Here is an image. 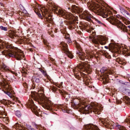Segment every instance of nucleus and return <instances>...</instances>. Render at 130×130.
Instances as JSON below:
<instances>
[{
    "mask_svg": "<svg viewBox=\"0 0 130 130\" xmlns=\"http://www.w3.org/2000/svg\"><path fill=\"white\" fill-rule=\"evenodd\" d=\"M96 11L98 14L102 16L103 18H106L109 17L107 19V20L111 24L116 26L122 32H127L128 30L127 27L113 16L112 11L107 9L106 7H104L96 9Z\"/></svg>",
    "mask_w": 130,
    "mask_h": 130,
    "instance_id": "obj_1",
    "label": "nucleus"
},
{
    "mask_svg": "<svg viewBox=\"0 0 130 130\" xmlns=\"http://www.w3.org/2000/svg\"><path fill=\"white\" fill-rule=\"evenodd\" d=\"M49 10L63 17L64 18L69 20L68 26L70 30L74 29L76 28V24L74 21L75 16L73 14L71 13L67 12L65 10H63L55 5H52L49 8Z\"/></svg>",
    "mask_w": 130,
    "mask_h": 130,
    "instance_id": "obj_2",
    "label": "nucleus"
},
{
    "mask_svg": "<svg viewBox=\"0 0 130 130\" xmlns=\"http://www.w3.org/2000/svg\"><path fill=\"white\" fill-rule=\"evenodd\" d=\"M32 98L38 102L44 108L50 111L57 110V106L52 103L51 101L45 97L42 94H38L35 93L32 95Z\"/></svg>",
    "mask_w": 130,
    "mask_h": 130,
    "instance_id": "obj_3",
    "label": "nucleus"
},
{
    "mask_svg": "<svg viewBox=\"0 0 130 130\" xmlns=\"http://www.w3.org/2000/svg\"><path fill=\"white\" fill-rule=\"evenodd\" d=\"M74 105L79 109V111L83 113L88 114L92 112L95 115H99L101 113V110L99 106L94 103L87 106L80 103L74 104Z\"/></svg>",
    "mask_w": 130,
    "mask_h": 130,
    "instance_id": "obj_4",
    "label": "nucleus"
},
{
    "mask_svg": "<svg viewBox=\"0 0 130 130\" xmlns=\"http://www.w3.org/2000/svg\"><path fill=\"white\" fill-rule=\"evenodd\" d=\"M100 125L105 128L111 129L116 128L119 130H126L123 126L117 125L110 120L106 118H100L99 119Z\"/></svg>",
    "mask_w": 130,
    "mask_h": 130,
    "instance_id": "obj_5",
    "label": "nucleus"
},
{
    "mask_svg": "<svg viewBox=\"0 0 130 130\" xmlns=\"http://www.w3.org/2000/svg\"><path fill=\"white\" fill-rule=\"evenodd\" d=\"M1 52L6 56L14 57L19 60L22 59L25 56L22 51L20 49H9L2 51Z\"/></svg>",
    "mask_w": 130,
    "mask_h": 130,
    "instance_id": "obj_6",
    "label": "nucleus"
},
{
    "mask_svg": "<svg viewBox=\"0 0 130 130\" xmlns=\"http://www.w3.org/2000/svg\"><path fill=\"white\" fill-rule=\"evenodd\" d=\"M109 46L110 49H111V51L114 53L113 55V57H117L116 59V61L120 64L123 65L124 63V60L121 57H118L119 56L117 53L118 50L117 47V46L115 44L110 43L109 44Z\"/></svg>",
    "mask_w": 130,
    "mask_h": 130,
    "instance_id": "obj_7",
    "label": "nucleus"
},
{
    "mask_svg": "<svg viewBox=\"0 0 130 130\" xmlns=\"http://www.w3.org/2000/svg\"><path fill=\"white\" fill-rule=\"evenodd\" d=\"M41 12L40 13H37L38 16L41 18L42 17L41 14V13L42 15L45 18L44 19L46 23H49L47 25V26L50 27L52 25V23H53L52 16L48 14V11L47 10H41Z\"/></svg>",
    "mask_w": 130,
    "mask_h": 130,
    "instance_id": "obj_8",
    "label": "nucleus"
},
{
    "mask_svg": "<svg viewBox=\"0 0 130 130\" xmlns=\"http://www.w3.org/2000/svg\"><path fill=\"white\" fill-rule=\"evenodd\" d=\"M75 45L77 51H76V54L78 55V56L80 59L83 60H87L88 58L90 57V58H92L93 56L89 54L87 56L84 53L82 52V49L80 45L78 43H76Z\"/></svg>",
    "mask_w": 130,
    "mask_h": 130,
    "instance_id": "obj_9",
    "label": "nucleus"
},
{
    "mask_svg": "<svg viewBox=\"0 0 130 130\" xmlns=\"http://www.w3.org/2000/svg\"><path fill=\"white\" fill-rule=\"evenodd\" d=\"M77 68H75L73 69V71L75 74H77V71L78 68L82 71L88 72L90 70V66L89 64L84 63H79Z\"/></svg>",
    "mask_w": 130,
    "mask_h": 130,
    "instance_id": "obj_10",
    "label": "nucleus"
},
{
    "mask_svg": "<svg viewBox=\"0 0 130 130\" xmlns=\"http://www.w3.org/2000/svg\"><path fill=\"white\" fill-rule=\"evenodd\" d=\"M107 38L102 36H99L92 40V42L95 44V46L97 47L99 43L101 45H104L106 43Z\"/></svg>",
    "mask_w": 130,
    "mask_h": 130,
    "instance_id": "obj_11",
    "label": "nucleus"
},
{
    "mask_svg": "<svg viewBox=\"0 0 130 130\" xmlns=\"http://www.w3.org/2000/svg\"><path fill=\"white\" fill-rule=\"evenodd\" d=\"M60 47L64 51V52L71 59L72 58H73V56L71 53L69 51L67 44L63 42H62L60 43Z\"/></svg>",
    "mask_w": 130,
    "mask_h": 130,
    "instance_id": "obj_12",
    "label": "nucleus"
},
{
    "mask_svg": "<svg viewBox=\"0 0 130 130\" xmlns=\"http://www.w3.org/2000/svg\"><path fill=\"white\" fill-rule=\"evenodd\" d=\"M27 104L29 106V107L31 109L32 112H34L35 114L37 116H39V114L37 110V107L34 103L32 99H30L29 100Z\"/></svg>",
    "mask_w": 130,
    "mask_h": 130,
    "instance_id": "obj_13",
    "label": "nucleus"
},
{
    "mask_svg": "<svg viewBox=\"0 0 130 130\" xmlns=\"http://www.w3.org/2000/svg\"><path fill=\"white\" fill-rule=\"evenodd\" d=\"M82 17L83 19L86 20L91 22L92 21L91 18L93 17L88 11L85 10L82 14Z\"/></svg>",
    "mask_w": 130,
    "mask_h": 130,
    "instance_id": "obj_14",
    "label": "nucleus"
},
{
    "mask_svg": "<svg viewBox=\"0 0 130 130\" xmlns=\"http://www.w3.org/2000/svg\"><path fill=\"white\" fill-rule=\"evenodd\" d=\"M68 9L70 10L73 13H78L82 12V9L79 8L75 5H73L71 6V8L68 7Z\"/></svg>",
    "mask_w": 130,
    "mask_h": 130,
    "instance_id": "obj_15",
    "label": "nucleus"
},
{
    "mask_svg": "<svg viewBox=\"0 0 130 130\" xmlns=\"http://www.w3.org/2000/svg\"><path fill=\"white\" fill-rule=\"evenodd\" d=\"M83 130H100L97 126L89 124L84 126Z\"/></svg>",
    "mask_w": 130,
    "mask_h": 130,
    "instance_id": "obj_16",
    "label": "nucleus"
},
{
    "mask_svg": "<svg viewBox=\"0 0 130 130\" xmlns=\"http://www.w3.org/2000/svg\"><path fill=\"white\" fill-rule=\"evenodd\" d=\"M87 6L88 7H93V8H95V9H96V11L97 13V11H96V9H99L100 8H102V6H101L99 5H98V6H97V8H95V7H94L95 6L94 4L92 2H89L87 3Z\"/></svg>",
    "mask_w": 130,
    "mask_h": 130,
    "instance_id": "obj_17",
    "label": "nucleus"
},
{
    "mask_svg": "<svg viewBox=\"0 0 130 130\" xmlns=\"http://www.w3.org/2000/svg\"><path fill=\"white\" fill-rule=\"evenodd\" d=\"M0 70L2 71L7 72L9 70L8 67L3 64L0 68Z\"/></svg>",
    "mask_w": 130,
    "mask_h": 130,
    "instance_id": "obj_18",
    "label": "nucleus"
},
{
    "mask_svg": "<svg viewBox=\"0 0 130 130\" xmlns=\"http://www.w3.org/2000/svg\"><path fill=\"white\" fill-rule=\"evenodd\" d=\"M7 33L9 37L12 38L14 39L15 37H16V36L13 31L9 30Z\"/></svg>",
    "mask_w": 130,
    "mask_h": 130,
    "instance_id": "obj_19",
    "label": "nucleus"
},
{
    "mask_svg": "<svg viewBox=\"0 0 130 130\" xmlns=\"http://www.w3.org/2000/svg\"><path fill=\"white\" fill-rule=\"evenodd\" d=\"M119 8L122 13L124 15L126 16V14L128 12L120 6H119Z\"/></svg>",
    "mask_w": 130,
    "mask_h": 130,
    "instance_id": "obj_20",
    "label": "nucleus"
},
{
    "mask_svg": "<svg viewBox=\"0 0 130 130\" xmlns=\"http://www.w3.org/2000/svg\"><path fill=\"white\" fill-rule=\"evenodd\" d=\"M1 110H0V118L3 119L4 118H6V115L5 112H4V109L2 108Z\"/></svg>",
    "mask_w": 130,
    "mask_h": 130,
    "instance_id": "obj_21",
    "label": "nucleus"
},
{
    "mask_svg": "<svg viewBox=\"0 0 130 130\" xmlns=\"http://www.w3.org/2000/svg\"><path fill=\"white\" fill-rule=\"evenodd\" d=\"M8 100L5 99H3L0 101V102L4 105H7L8 104Z\"/></svg>",
    "mask_w": 130,
    "mask_h": 130,
    "instance_id": "obj_22",
    "label": "nucleus"
},
{
    "mask_svg": "<svg viewBox=\"0 0 130 130\" xmlns=\"http://www.w3.org/2000/svg\"><path fill=\"white\" fill-rule=\"evenodd\" d=\"M107 68L106 67H103L101 69L100 71L101 73H103L105 74H106V72L107 71Z\"/></svg>",
    "mask_w": 130,
    "mask_h": 130,
    "instance_id": "obj_23",
    "label": "nucleus"
},
{
    "mask_svg": "<svg viewBox=\"0 0 130 130\" xmlns=\"http://www.w3.org/2000/svg\"><path fill=\"white\" fill-rule=\"evenodd\" d=\"M2 119L3 121L5 123H6V124H7L8 123L9 120V119L7 117L4 118H3Z\"/></svg>",
    "mask_w": 130,
    "mask_h": 130,
    "instance_id": "obj_24",
    "label": "nucleus"
},
{
    "mask_svg": "<svg viewBox=\"0 0 130 130\" xmlns=\"http://www.w3.org/2000/svg\"><path fill=\"white\" fill-rule=\"evenodd\" d=\"M0 29L1 30L5 31H7L8 29V28L7 27H4L2 26H0Z\"/></svg>",
    "mask_w": 130,
    "mask_h": 130,
    "instance_id": "obj_25",
    "label": "nucleus"
},
{
    "mask_svg": "<svg viewBox=\"0 0 130 130\" xmlns=\"http://www.w3.org/2000/svg\"><path fill=\"white\" fill-rule=\"evenodd\" d=\"M40 71L43 74L44 76L47 77V76H48L46 72L45 71H44L43 69H41Z\"/></svg>",
    "mask_w": 130,
    "mask_h": 130,
    "instance_id": "obj_26",
    "label": "nucleus"
},
{
    "mask_svg": "<svg viewBox=\"0 0 130 130\" xmlns=\"http://www.w3.org/2000/svg\"><path fill=\"white\" fill-rule=\"evenodd\" d=\"M15 114L16 116L18 117H20L21 116V114L20 111H17L15 112Z\"/></svg>",
    "mask_w": 130,
    "mask_h": 130,
    "instance_id": "obj_27",
    "label": "nucleus"
},
{
    "mask_svg": "<svg viewBox=\"0 0 130 130\" xmlns=\"http://www.w3.org/2000/svg\"><path fill=\"white\" fill-rule=\"evenodd\" d=\"M36 125V127L38 129H40L41 128H42V130H44V127H42V126L41 125Z\"/></svg>",
    "mask_w": 130,
    "mask_h": 130,
    "instance_id": "obj_28",
    "label": "nucleus"
},
{
    "mask_svg": "<svg viewBox=\"0 0 130 130\" xmlns=\"http://www.w3.org/2000/svg\"><path fill=\"white\" fill-rule=\"evenodd\" d=\"M41 78L40 75L38 74H34V76L32 77V78Z\"/></svg>",
    "mask_w": 130,
    "mask_h": 130,
    "instance_id": "obj_29",
    "label": "nucleus"
},
{
    "mask_svg": "<svg viewBox=\"0 0 130 130\" xmlns=\"http://www.w3.org/2000/svg\"><path fill=\"white\" fill-rule=\"evenodd\" d=\"M41 78H32L33 79V80L35 81L37 83H39L40 81V79Z\"/></svg>",
    "mask_w": 130,
    "mask_h": 130,
    "instance_id": "obj_30",
    "label": "nucleus"
},
{
    "mask_svg": "<svg viewBox=\"0 0 130 130\" xmlns=\"http://www.w3.org/2000/svg\"><path fill=\"white\" fill-rule=\"evenodd\" d=\"M4 44L2 42H0V51H2V49L4 47Z\"/></svg>",
    "mask_w": 130,
    "mask_h": 130,
    "instance_id": "obj_31",
    "label": "nucleus"
},
{
    "mask_svg": "<svg viewBox=\"0 0 130 130\" xmlns=\"http://www.w3.org/2000/svg\"><path fill=\"white\" fill-rule=\"evenodd\" d=\"M4 93H6V94L7 95H8L10 97H11V96L12 94L10 92H8L7 91H4Z\"/></svg>",
    "mask_w": 130,
    "mask_h": 130,
    "instance_id": "obj_32",
    "label": "nucleus"
},
{
    "mask_svg": "<svg viewBox=\"0 0 130 130\" xmlns=\"http://www.w3.org/2000/svg\"><path fill=\"white\" fill-rule=\"evenodd\" d=\"M62 110L64 112H67L68 111V109L67 107H65L64 108L62 109Z\"/></svg>",
    "mask_w": 130,
    "mask_h": 130,
    "instance_id": "obj_33",
    "label": "nucleus"
},
{
    "mask_svg": "<svg viewBox=\"0 0 130 130\" xmlns=\"http://www.w3.org/2000/svg\"><path fill=\"white\" fill-rule=\"evenodd\" d=\"M127 17L129 20H130V14L128 12L126 14V15L125 16Z\"/></svg>",
    "mask_w": 130,
    "mask_h": 130,
    "instance_id": "obj_34",
    "label": "nucleus"
},
{
    "mask_svg": "<svg viewBox=\"0 0 130 130\" xmlns=\"http://www.w3.org/2000/svg\"><path fill=\"white\" fill-rule=\"evenodd\" d=\"M83 26L85 29H88L89 28V27H88V25L87 24H84Z\"/></svg>",
    "mask_w": 130,
    "mask_h": 130,
    "instance_id": "obj_35",
    "label": "nucleus"
},
{
    "mask_svg": "<svg viewBox=\"0 0 130 130\" xmlns=\"http://www.w3.org/2000/svg\"><path fill=\"white\" fill-rule=\"evenodd\" d=\"M124 23L126 25L130 24V21H126L124 22Z\"/></svg>",
    "mask_w": 130,
    "mask_h": 130,
    "instance_id": "obj_36",
    "label": "nucleus"
},
{
    "mask_svg": "<svg viewBox=\"0 0 130 130\" xmlns=\"http://www.w3.org/2000/svg\"><path fill=\"white\" fill-rule=\"evenodd\" d=\"M104 56L106 58H108V53H104Z\"/></svg>",
    "mask_w": 130,
    "mask_h": 130,
    "instance_id": "obj_37",
    "label": "nucleus"
},
{
    "mask_svg": "<svg viewBox=\"0 0 130 130\" xmlns=\"http://www.w3.org/2000/svg\"><path fill=\"white\" fill-rule=\"evenodd\" d=\"M99 24H102L103 25V23H102L101 21H99V23H98Z\"/></svg>",
    "mask_w": 130,
    "mask_h": 130,
    "instance_id": "obj_38",
    "label": "nucleus"
},
{
    "mask_svg": "<svg viewBox=\"0 0 130 130\" xmlns=\"http://www.w3.org/2000/svg\"><path fill=\"white\" fill-rule=\"evenodd\" d=\"M127 91H129V92H128V95H130V90H128V89H127Z\"/></svg>",
    "mask_w": 130,
    "mask_h": 130,
    "instance_id": "obj_39",
    "label": "nucleus"
},
{
    "mask_svg": "<svg viewBox=\"0 0 130 130\" xmlns=\"http://www.w3.org/2000/svg\"><path fill=\"white\" fill-rule=\"evenodd\" d=\"M95 20L98 23H99V21H100L99 20H98V19H95Z\"/></svg>",
    "mask_w": 130,
    "mask_h": 130,
    "instance_id": "obj_40",
    "label": "nucleus"
},
{
    "mask_svg": "<svg viewBox=\"0 0 130 130\" xmlns=\"http://www.w3.org/2000/svg\"><path fill=\"white\" fill-rule=\"evenodd\" d=\"M0 5L2 6H3V4L0 2Z\"/></svg>",
    "mask_w": 130,
    "mask_h": 130,
    "instance_id": "obj_41",
    "label": "nucleus"
},
{
    "mask_svg": "<svg viewBox=\"0 0 130 130\" xmlns=\"http://www.w3.org/2000/svg\"><path fill=\"white\" fill-rule=\"evenodd\" d=\"M68 43H71V40L70 39H68Z\"/></svg>",
    "mask_w": 130,
    "mask_h": 130,
    "instance_id": "obj_42",
    "label": "nucleus"
},
{
    "mask_svg": "<svg viewBox=\"0 0 130 130\" xmlns=\"http://www.w3.org/2000/svg\"><path fill=\"white\" fill-rule=\"evenodd\" d=\"M0 76H1V77H3V75L2 74V73H1L0 72Z\"/></svg>",
    "mask_w": 130,
    "mask_h": 130,
    "instance_id": "obj_43",
    "label": "nucleus"
},
{
    "mask_svg": "<svg viewBox=\"0 0 130 130\" xmlns=\"http://www.w3.org/2000/svg\"><path fill=\"white\" fill-rule=\"evenodd\" d=\"M128 121L129 123H130V118H129L128 119Z\"/></svg>",
    "mask_w": 130,
    "mask_h": 130,
    "instance_id": "obj_44",
    "label": "nucleus"
},
{
    "mask_svg": "<svg viewBox=\"0 0 130 130\" xmlns=\"http://www.w3.org/2000/svg\"><path fill=\"white\" fill-rule=\"evenodd\" d=\"M105 48L106 49H108V47L107 46H105Z\"/></svg>",
    "mask_w": 130,
    "mask_h": 130,
    "instance_id": "obj_45",
    "label": "nucleus"
},
{
    "mask_svg": "<svg viewBox=\"0 0 130 130\" xmlns=\"http://www.w3.org/2000/svg\"><path fill=\"white\" fill-rule=\"evenodd\" d=\"M5 128L6 129H5L6 130H7L6 129H8V128L6 126H5Z\"/></svg>",
    "mask_w": 130,
    "mask_h": 130,
    "instance_id": "obj_46",
    "label": "nucleus"
},
{
    "mask_svg": "<svg viewBox=\"0 0 130 130\" xmlns=\"http://www.w3.org/2000/svg\"><path fill=\"white\" fill-rule=\"evenodd\" d=\"M128 27L129 28V29H130V25H129V26H128Z\"/></svg>",
    "mask_w": 130,
    "mask_h": 130,
    "instance_id": "obj_47",
    "label": "nucleus"
},
{
    "mask_svg": "<svg viewBox=\"0 0 130 130\" xmlns=\"http://www.w3.org/2000/svg\"><path fill=\"white\" fill-rule=\"evenodd\" d=\"M51 36H52V37H53L54 35H51Z\"/></svg>",
    "mask_w": 130,
    "mask_h": 130,
    "instance_id": "obj_48",
    "label": "nucleus"
},
{
    "mask_svg": "<svg viewBox=\"0 0 130 130\" xmlns=\"http://www.w3.org/2000/svg\"><path fill=\"white\" fill-rule=\"evenodd\" d=\"M31 130H35L34 129H31Z\"/></svg>",
    "mask_w": 130,
    "mask_h": 130,
    "instance_id": "obj_49",
    "label": "nucleus"
},
{
    "mask_svg": "<svg viewBox=\"0 0 130 130\" xmlns=\"http://www.w3.org/2000/svg\"><path fill=\"white\" fill-rule=\"evenodd\" d=\"M6 76V77H7V76Z\"/></svg>",
    "mask_w": 130,
    "mask_h": 130,
    "instance_id": "obj_50",
    "label": "nucleus"
},
{
    "mask_svg": "<svg viewBox=\"0 0 130 130\" xmlns=\"http://www.w3.org/2000/svg\"><path fill=\"white\" fill-rule=\"evenodd\" d=\"M2 78H3V79H4V78L3 77H2Z\"/></svg>",
    "mask_w": 130,
    "mask_h": 130,
    "instance_id": "obj_51",
    "label": "nucleus"
},
{
    "mask_svg": "<svg viewBox=\"0 0 130 130\" xmlns=\"http://www.w3.org/2000/svg\"><path fill=\"white\" fill-rule=\"evenodd\" d=\"M64 98H65V95H64Z\"/></svg>",
    "mask_w": 130,
    "mask_h": 130,
    "instance_id": "obj_52",
    "label": "nucleus"
},
{
    "mask_svg": "<svg viewBox=\"0 0 130 130\" xmlns=\"http://www.w3.org/2000/svg\"><path fill=\"white\" fill-rule=\"evenodd\" d=\"M110 99H109V101H110Z\"/></svg>",
    "mask_w": 130,
    "mask_h": 130,
    "instance_id": "obj_53",
    "label": "nucleus"
}]
</instances>
